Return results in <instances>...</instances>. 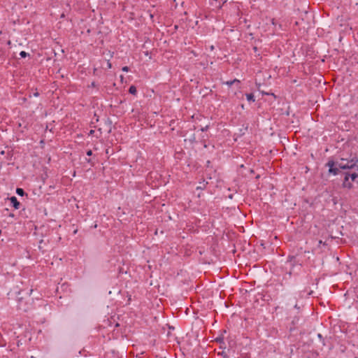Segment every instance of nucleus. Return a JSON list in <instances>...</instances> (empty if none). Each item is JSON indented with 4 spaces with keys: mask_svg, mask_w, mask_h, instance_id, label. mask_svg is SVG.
Instances as JSON below:
<instances>
[{
    "mask_svg": "<svg viewBox=\"0 0 358 358\" xmlns=\"http://www.w3.org/2000/svg\"><path fill=\"white\" fill-rule=\"evenodd\" d=\"M20 55L21 56V57H26L27 55V53L24 51H21L20 53Z\"/></svg>",
    "mask_w": 358,
    "mask_h": 358,
    "instance_id": "9",
    "label": "nucleus"
},
{
    "mask_svg": "<svg viewBox=\"0 0 358 358\" xmlns=\"http://www.w3.org/2000/svg\"><path fill=\"white\" fill-rule=\"evenodd\" d=\"M355 358H357V357H355Z\"/></svg>",
    "mask_w": 358,
    "mask_h": 358,
    "instance_id": "16",
    "label": "nucleus"
},
{
    "mask_svg": "<svg viewBox=\"0 0 358 358\" xmlns=\"http://www.w3.org/2000/svg\"><path fill=\"white\" fill-rule=\"evenodd\" d=\"M16 193L21 196H24V192L22 188H17Z\"/></svg>",
    "mask_w": 358,
    "mask_h": 358,
    "instance_id": "7",
    "label": "nucleus"
},
{
    "mask_svg": "<svg viewBox=\"0 0 358 358\" xmlns=\"http://www.w3.org/2000/svg\"><path fill=\"white\" fill-rule=\"evenodd\" d=\"M10 201L15 209H19L20 207V203L17 201L15 196H11L10 198Z\"/></svg>",
    "mask_w": 358,
    "mask_h": 358,
    "instance_id": "4",
    "label": "nucleus"
},
{
    "mask_svg": "<svg viewBox=\"0 0 358 358\" xmlns=\"http://www.w3.org/2000/svg\"><path fill=\"white\" fill-rule=\"evenodd\" d=\"M327 166L329 167V172L334 176H336L338 173V169L337 167H334L335 164L333 161H329L327 164Z\"/></svg>",
    "mask_w": 358,
    "mask_h": 358,
    "instance_id": "3",
    "label": "nucleus"
},
{
    "mask_svg": "<svg viewBox=\"0 0 358 358\" xmlns=\"http://www.w3.org/2000/svg\"><path fill=\"white\" fill-rule=\"evenodd\" d=\"M34 95L35 96H38L39 94H38V92H36V93H34Z\"/></svg>",
    "mask_w": 358,
    "mask_h": 358,
    "instance_id": "12",
    "label": "nucleus"
},
{
    "mask_svg": "<svg viewBox=\"0 0 358 358\" xmlns=\"http://www.w3.org/2000/svg\"><path fill=\"white\" fill-rule=\"evenodd\" d=\"M338 166L341 169H348L350 170L351 169L354 168L355 166L354 165V164L352 162H345L344 159H341V161L338 163Z\"/></svg>",
    "mask_w": 358,
    "mask_h": 358,
    "instance_id": "2",
    "label": "nucleus"
},
{
    "mask_svg": "<svg viewBox=\"0 0 358 358\" xmlns=\"http://www.w3.org/2000/svg\"><path fill=\"white\" fill-rule=\"evenodd\" d=\"M254 50H255V52H257V46H254Z\"/></svg>",
    "mask_w": 358,
    "mask_h": 358,
    "instance_id": "13",
    "label": "nucleus"
},
{
    "mask_svg": "<svg viewBox=\"0 0 358 358\" xmlns=\"http://www.w3.org/2000/svg\"><path fill=\"white\" fill-rule=\"evenodd\" d=\"M7 45H10V41H8Z\"/></svg>",
    "mask_w": 358,
    "mask_h": 358,
    "instance_id": "15",
    "label": "nucleus"
},
{
    "mask_svg": "<svg viewBox=\"0 0 358 358\" xmlns=\"http://www.w3.org/2000/svg\"><path fill=\"white\" fill-rule=\"evenodd\" d=\"M92 155V150H88V151L87 152V156H91Z\"/></svg>",
    "mask_w": 358,
    "mask_h": 358,
    "instance_id": "11",
    "label": "nucleus"
},
{
    "mask_svg": "<svg viewBox=\"0 0 358 358\" xmlns=\"http://www.w3.org/2000/svg\"><path fill=\"white\" fill-rule=\"evenodd\" d=\"M93 133H94V131H93V130H91V131H90V134H92Z\"/></svg>",
    "mask_w": 358,
    "mask_h": 358,
    "instance_id": "14",
    "label": "nucleus"
},
{
    "mask_svg": "<svg viewBox=\"0 0 358 358\" xmlns=\"http://www.w3.org/2000/svg\"><path fill=\"white\" fill-rule=\"evenodd\" d=\"M122 70L124 72H128L129 71V67L128 66H124L122 67Z\"/></svg>",
    "mask_w": 358,
    "mask_h": 358,
    "instance_id": "10",
    "label": "nucleus"
},
{
    "mask_svg": "<svg viewBox=\"0 0 358 358\" xmlns=\"http://www.w3.org/2000/svg\"><path fill=\"white\" fill-rule=\"evenodd\" d=\"M129 92L130 94L135 95L137 92L136 87L134 85L130 86Z\"/></svg>",
    "mask_w": 358,
    "mask_h": 358,
    "instance_id": "5",
    "label": "nucleus"
},
{
    "mask_svg": "<svg viewBox=\"0 0 358 358\" xmlns=\"http://www.w3.org/2000/svg\"><path fill=\"white\" fill-rule=\"evenodd\" d=\"M245 96L248 101H255V96L252 94H246Z\"/></svg>",
    "mask_w": 358,
    "mask_h": 358,
    "instance_id": "6",
    "label": "nucleus"
},
{
    "mask_svg": "<svg viewBox=\"0 0 358 358\" xmlns=\"http://www.w3.org/2000/svg\"><path fill=\"white\" fill-rule=\"evenodd\" d=\"M240 83V81H239L238 80L235 79V80H231V81H227V82L226 83V84H227V85H229V86H231V85H233L234 83Z\"/></svg>",
    "mask_w": 358,
    "mask_h": 358,
    "instance_id": "8",
    "label": "nucleus"
},
{
    "mask_svg": "<svg viewBox=\"0 0 358 358\" xmlns=\"http://www.w3.org/2000/svg\"><path fill=\"white\" fill-rule=\"evenodd\" d=\"M343 185L345 188L351 189L358 185V166L345 173Z\"/></svg>",
    "mask_w": 358,
    "mask_h": 358,
    "instance_id": "1",
    "label": "nucleus"
}]
</instances>
